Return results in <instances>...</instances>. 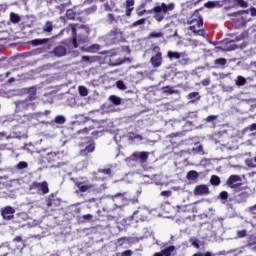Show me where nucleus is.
<instances>
[{
	"label": "nucleus",
	"instance_id": "obj_29",
	"mask_svg": "<svg viewBox=\"0 0 256 256\" xmlns=\"http://www.w3.org/2000/svg\"><path fill=\"white\" fill-rule=\"evenodd\" d=\"M234 81L237 87H243V85H246L247 83V79H245V77L243 76H237V78Z\"/></svg>",
	"mask_w": 256,
	"mask_h": 256
},
{
	"label": "nucleus",
	"instance_id": "obj_31",
	"mask_svg": "<svg viewBox=\"0 0 256 256\" xmlns=\"http://www.w3.org/2000/svg\"><path fill=\"white\" fill-rule=\"evenodd\" d=\"M249 198V193L247 192H242L237 196V201L239 203H243L244 201H247V199Z\"/></svg>",
	"mask_w": 256,
	"mask_h": 256
},
{
	"label": "nucleus",
	"instance_id": "obj_23",
	"mask_svg": "<svg viewBox=\"0 0 256 256\" xmlns=\"http://www.w3.org/2000/svg\"><path fill=\"white\" fill-rule=\"evenodd\" d=\"M65 121H67V119L65 118V116L63 115H58L55 117L54 121L52 122H46L48 124H53V123H56L57 125H64Z\"/></svg>",
	"mask_w": 256,
	"mask_h": 256
},
{
	"label": "nucleus",
	"instance_id": "obj_61",
	"mask_svg": "<svg viewBox=\"0 0 256 256\" xmlns=\"http://www.w3.org/2000/svg\"><path fill=\"white\" fill-rule=\"evenodd\" d=\"M250 14L252 17H256V8L255 7L250 8Z\"/></svg>",
	"mask_w": 256,
	"mask_h": 256
},
{
	"label": "nucleus",
	"instance_id": "obj_11",
	"mask_svg": "<svg viewBox=\"0 0 256 256\" xmlns=\"http://www.w3.org/2000/svg\"><path fill=\"white\" fill-rule=\"evenodd\" d=\"M243 180L241 179V176L239 175H231L227 181L226 185L230 187V189H237V187H241V182Z\"/></svg>",
	"mask_w": 256,
	"mask_h": 256
},
{
	"label": "nucleus",
	"instance_id": "obj_36",
	"mask_svg": "<svg viewBox=\"0 0 256 256\" xmlns=\"http://www.w3.org/2000/svg\"><path fill=\"white\" fill-rule=\"evenodd\" d=\"M10 21L11 23H19V21H21V17L19 16V14L12 12L10 13Z\"/></svg>",
	"mask_w": 256,
	"mask_h": 256
},
{
	"label": "nucleus",
	"instance_id": "obj_50",
	"mask_svg": "<svg viewBox=\"0 0 256 256\" xmlns=\"http://www.w3.org/2000/svg\"><path fill=\"white\" fill-rule=\"evenodd\" d=\"M247 245L248 247H251L253 249V247H255L254 245H256V237L255 236L250 237Z\"/></svg>",
	"mask_w": 256,
	"mask_h": 256
},
{
	"label": "nucleus",
	"instance_id": "obj_18",
	"mask_svg": "<svg viewBox=\"0 0 256 256\" xmlns=\"http://www.w3.org/2000/svg\"><path fill=\"white\" fill-rule=\"evenodd\" d=\"M126 17H131V13H133V9H135V0H126Z\"/></svg>",
	"mask_w": 256,
	"mask_h": 256
},
{
	"label": "nucleus",
	"instance_id": "obj_26",
	"mask_svg": "<svg viewBox=\"0 0 256 256\" xmlns=\"http://www.w3.org/2000/svg\"><path fill=\"white\" fill-rule=\"evenodd\" d=\"M187 99H189L191 103H195V101L201 99V95H199V92H192L188 94Z\"/></svg>",
	"mask_w": 256,
	"mask_h": 256
},
{
	"label": "nucleus",
	"instance_id": "obj_54",
	"mask_svg": "<svg viewBox=\"0 0 256 256\" xmlns=\"http://www.w3.org/2000/svg\"><path fill=\"white\" fill-rule=\"evenodd\" d=\"M217 116L216 115H210L206 118L207 123H213V121H216Z\"/></svg>",
	"mask_w": 256,
	"mask_h": 256
},
{
	"label": "nucleus",
	"instance_id": "obj_58",
	"mask_svg": "<svg viewBox=\"0 0 256 256\" xmlns=\"http://www.w3.org/2000/svg\"><path fill=\"white\" fill-rule=\"evenodd\" d=\"M162 197H171V191L166 190L161 192Z\"/></svg>",
	"mask_w": 256,
	"mask_h": 256
},
{
	"label": "nucleus",
	"instance_id": "obj_40",
	"mask_svg": "<svg viewBox=\"0 0 256 256\" xmlns=\"http://www.w3.org/2000/svg\"><path fill=\"white\" fill-rule=\"evenodd\" d=\"M233 2L239 5V7H242L243 9L249 7V3H247V1L245 0H233Z\"/></svg>",
	"mask_w": 256,
	"mask_h": 256
},
{
	"label": "nucleus",
	"instance_id": "obj_14",
	"mask_svg": "<svg viewBox=\"0 0 256 256\" xmlns=\"http://www.w3.org/2000/svg\"><path fill=\"white\" fill-rule=\"evenodd\" d=\"M209 186L205 185V184H201L195 187L194 189V195L197 196H203V195H209Z\"/></svg>",
	"mask_w": 256,
	"mask_h": 256
},
{
	"label": "nucleus",
	"instance_id": "obj_60",
	"mask_svg": "<svg viewBox=\"0 0 256 256\" xmlns=\"http://www.w3.org/2000/svg\"><path fill=\"white\" fill-rule=\"evenodd\" d=\"M249 211H250V213H252V215H256V204L253 205V206H251V207L249 208Z\"/></svg>",
	"mask_w": 256,
	"mask_h": 256
},
{
	"label": "nucleus",
	"instance_id": "obj_3",
	"mask_svg": "<svg viewBox=\"0 0 256 256\" xmlns=\"http://www.w3.org/2000/svg\"><path fill=\"white\" fill-rule=\"evenodd\" d=\"M190 25V31H192V33L203 35V30H201V27H203V18L201 17L199 11H195L193 13L190 19Z\"/></svg>",
	"mask_w": 256,
	"mask_h": 256
},
{
	"label": "nucleus",
	"instance_id": "obj_19",
	"mask_svg": "<svg viewBox=\"0 0 256 256\" xmlns=\"http://www.w3.org/2000/svg\"><path fill=\"white\" fill-rule=\"evenodd\" d=\"M53 53L56 57H65L67 55V49L64 46H56Z\"/></svg>",
	"mask_w": 256,
	"mask_h": 256
},
{
	"label": "nucleus",
	"instance_id": "obj_4",
	"mask_svg": "<svg viewBox=\"0 0 256 256\" xmlns=\"http://www.w3.org/2000/svg\"><path fill=\"white\" fill-rule=\"evenodd\" d=\"M72 35H73V39H72V45L75 49H77V47H79V45H83V43H87V39H89V36H87V32H80L77 35V30L72 27Z\"/></svg>",
	"mask_w": 256,
	"mask_h": 256
},
{
	"label": "nucleus",
	"instance_id": "obj_17",
	"mask_svg": "<svg viewBox=\"0 0 256 256\" xmlns=\"http://www.w3.org/2000/svg\"><path fill=\"white\" fill-rule=\"evenodd\" d=\"M127 62L131 63V58H124V59L118 58L115 61L110 60L108 65H110V67H117V66L123 65V63H127Z\"/></svg>",
	"mask_w": 256,
	"mask_h": 256
},
{
	"label": "nucleus",
	"instance_id": "obj_10",
	"mask_svg": "<svg viewBox=\"0 0 256 256\" xmlns=\"http://www.w3.org/2000/svg\"><path fill=\"white\" fill-rule=\"evenodd\" d=\"M0 213L4 221H11L15 217V208L11 206L2 207Z\"/></svg>",
	"mask_w": 256,
	"mask_h": 256
},
{
	"label": "nucleus",
	"instance_id": "obj_39",
	"mask_svg": "<svg viewBox=\"0 0 256 256\" xmlns=\"http://www.w3.org/2000/svg\"><path fill=\"white\" fill-rule=\"evenodd\" d=\"M78 91L81 97H87L89 95V90L85 86H79Z\"/></svg>",
	"mask_w": 256,
	"mask_h": 256
},
{
	"label": "nucleus",
	"instance_id": "obj_47",
	"mask_svg": "<svg viewBox=\"0 0 256 256\" xmlns=\"http://www.w3.org/2000/svg\"><path fill=\"white\" fill-rule=\"evenodd\" d=\"M245 163H246L247 167H250L251 169L256 168V164L253 159H246Z\"/></svg>",
	"mask_w": 256,
	"mask_h": 256
},
{
	"label": "nucleus",
	"instance_id": "obj_42",
	"mask_svg": "<svg viewBox=\"0 0 256 256\" xmlns=\"http://www.w3.org/2000/svg\"><path fill=\"white\" fill-rule=\"evenodd\" d=\"M161 37H163V32H151L149 34L150 39H159Z\"/></svg>",
	"mask_w": 256,
	"mask_h": 256
},
{
	"label": "nucleus",
	"instance_id": "obj_34",
	"mask_svg": "<svg viewBox=\"0 0 256 256\" xmlns=\"http://www.w3.org/2000/svg\"><path fill=\"white\" fill-rule=\"evenodd\" d=\"M147 19L145 18H141L135 22H133L131 25H130V29H133V27H139L140 25H145Z\"/></svg>",
	"mask_w": 256,
	"mask_h": 256
},
{
	"label": "nucleus",
	"instance_id": "obj_44",
	"mask_svg": "<svg viewBox=\"0 0 256 256\" xmlns=\"http://www.w3.org/2000/svg\"><path fill=\"white\" fill-rule=\"evenodd\" d=\"M29 167V164L25 161H21L17 164L16 168L19 169L20 171L23 169H27Z\"/></svg>",
	"mask_w": 256,
	"mask_h": 256
},
{
	"label": "nucleus",
	"instance_id": "obj_1",
	"mask_svg": "<svg viewBox=\"0 0 256 256\" xmlns=\"http://www.w3.org/2000/svg\"><path fill=\"white\" fill-rule=\"evenodd\" d=\"M175 9V3L171 2L169 4H165V2H162L161 5L155 6L151 10L148 11V13H155L154 19L161 23L163 19H165V15L169 13V11H173Z\"/></svg>",
	"mask_w": 256,
	"mask_h": 256
},
{
	"label": "nucleus",
	"instance_id": "obj_63",
	"mask_svg": "<svg viewBox=\"0 0 256 256\" xmlns=\"http://www.w3.org/2000/svg\"><path fill=\"white\" fill-rule=\"evenodd\" d=\"M103 7L106 11H111V6H109V3H105Z\"/></svg>",
	"mask_w": 256,
	"mask_h": 256
},
{
	"label": "nucleus",
	"instance_id": "obj_35",
	"mask_svg": "<svg viewBox=\"0 0 256 256\" xmlns=\"http://www.w3.org/2000/svg\"><path fill=\"white\" fill-rule=\"evenodd\" d=\"M217 6H219V1H208L204 4L207 9H215Z\"/></svg>",
	"mask_w": 256,
	"mask_h": 256
},
{
	"label": "nucleus",
	"instance_id": "obj_45",
	"mask_svg": "<svg viewBox=\"0 0 256 256\" xmlns=\"http://www.w3.org/2000/svg\"><path fill=\"white\" fill-rule=\"evenodd\" d=\"M101 49V46L99 44H93L88 48L89 53H95V51H99Z\"/></svg>",
	"mask_w": 256,
	"mask_h": 256
},
{
	"label": "nucleus",
	"instance_id": "obj_49",
	"mask_svg": "<svg viewBox=\"0 0 256 256\" xmlns=\"http://www.w3.org/2000/svg\"><path fill=\"white\" fill-rule=\"evenodd\" d=\"M193 153H197L198 155H203V146L199 145L192 149Z\"/></svg>",
	"mask_w": 256,
	"mask_h": 256
},
{
	"label": "nucleus",
	"instance_id": "obj_64",
	"mask_svg": "<svg viewBox=\"0 0 256 256\" xmlns=\"http://www.w3.org/2000/svg\"><path fill=\"white\" fill-rule=\"evenodd\" d=\"M249 129H250V131H256V123L251 124Z\"/></svg>",
	"mask_w": 256,
	"mask_h": 256
},
{
	"label": "nucleus",
	"instance_id": "obj_38",
	"mask_svg": "<svg viewBox=\"0 0 256 256\" xmlns=\"http://www.w3.org/2000/svg\"><path fill=\"white\" fill-rule=\"evenodd\" d=\"M109 101H111V103H113V105H121V98L115 95H111L109 97Z\"/></svg>",
	"mask_w": 256,
	"mask_h": 256
},
{
	"label": "nucleus",
	"instance_id": "obj_57",
	"mask_svg": "<svg viewBox=\"0 0 256 256\" xmlns=\"http://www.w3.org/2000/svg\"><path fill=\"white\" fill-rule=\"evenodd\" d=\"M108 21H109V24L112 25V23L115 22V16L113 14L109 13Z\"/></svg>",
	"mask_w": 256,
	"mask_h": 256
},
{
	"label": "nucleus",
	"instance_id": "obj_27",
	"mask_svg": "<svg viewBox=\"0 0 256 256\" xmlns=\"http://www.w3.org/2000/svg\"><path fill=\"white\" fill-rule=\"evenodd\" d=\"M199 178V173L195 170H191L187 173L186 175V179H188L189 181H195V179Z\"/></svg>",
	"mask_w": 256,
	"mask_h": 256
},
{
	"label": "nucleus",
	"instance_id": "obj_12",
	"mask_svg": "<svg viewBox=\"0 0 256 256\" xmlns=\"http://www.w3.org/2000/svg\"><path fill=\"white\" fill-rule=\"evenodd\" d=\"M32 100H18L15 102L17 109H35V104L31 102Z\"/></svg>",
	"mask_w": 256,
	"mask_h": 256
},
{
	"label": "nucleus",
	"instance_id": "obj_46",
	"mask_svg": "<svg viewBox=\"0 0 256 256\" xmlns=\"http://www.w3.org/2000/svg\"><path fill=\"white\" fill-rule=\"evenodd\" d=\"M215 65H219L220 67H223V65H227V59L218 58L215 60Z\"/></svg>",
	"mask_w": 256,
	"mask_h": 256
},
{
	"label": "nucleus",
	"instance_id": "obj_22",
	"mask_svg": "<svg viewBox=\"0 0 256 256\" xmlns=\"http://www.w3.org/2000/svg\"><path fill=\"white\" fill-rule=\"evenodd\" d=\"M49 39L44 38V39H34L32 41L29 42L30 45H32L33 47H38V45H45V43H48Z\"/></svg>",
	"mask_w": 256,
	"mask_h": 256
},
{
	"label": "nucleus",
	"instance_id": "obj_15",
	"mask_svg": "<svg viewBox=\"0 0 256 256\" xmlns=\"http://www.w3.org/2000/svg\"><path fill=\"white\" fill-rule=\"evenodd\" d=\"M163 256H175L177 255V248L175 246H168L160 251Z\"/></svg>",
	"mask_w": 256,
	"mask_h": 256
},
{
	"label": "nucleus",
	"instance_id": "obj_55",
	"mask_svg": "<svg viewBox=\"0 0 256 256\" xmlns=\"http://www.w3.org/2000/svg\"><path fill=\"white\" fill-rule=\"evenodd\" d=\"M201 84L203 85V87H208V85H211V79L206 78L202 80Z\"/></svg>",
	"mask_w": 256,
	"mask_h": 256
},
{
	"label": "nucleus",
	"instance_id": "obj_9",
	"mask_svg": "<svg viewBox=\"0 0 256 256\" xmlns=\"http://www.w3.org/2000/svg\"><path fill=\"white\" fill-rule=\"evenodd\" d=\"M30 189H35L40 195H47L49 193V184L47 182H33Z\"/></svg>",
	"mask_w": 256,
	"mask_h": 256
},
{
	"label": "nucleus",
	"instance_id": "obj_8",
	"mask_svg": "<svg viewBox=\"0 0 256 256\" xmlns=\"http://www.w3.org/2000/svg\"><path fill=\"white\" fill-rule=\"evenodd\" d=\"M151 211L147 209L146 207L138 208L133 215L132 219H136V221H147Z\"/></svg>",
	"mask_w": 256,
	"mask_h": 256
},
{
	"label": "nucleus",
	"instance_id": "obj_33",
	"mask_svg": "<svg viewBox=\"0 0 256 256\" xmlns=\"http://www.w3.org/2000/svg\"><path fill=\"white\" fill-rule=\"evenodd\" d=\"M43 31L44 33H51V31H53V22L48 21L45 23V25L43 26Z\"/></svg>",
	"mask_w": 256,
	"mask_h": 256
},
{
	"label": "nucleus",
	"instance_id": "obj_37",
	"mask_svg": "<svg viewBox=\"0 0 256 256\" xmlns=\"http://www.w3.org/2000/svg\"><path fill=\"white\" fill-rule=\"evenodd\" d=\"M180 65H188L189 63V57H187V54L182 52V57L178 59Z\"/></svg>",
	"mask_w": 256,
	"mask_h": 256
},
{
	"label": "nucleus",
	"instance_id": "obj_30",
	"mask_svg": "<svg viewBox=\"0 0 256 256\" xmlns=\"http://www.w3.org/2000/svg\"><path fill=\"white\" fill-rule=\"evenodd\" d=\"M211 185H214L215 187L221 185V178L217 175H212L210 178Z\"/></svg>",
	"mask_w": 256,
	"mask_h": 256
},
{
	"label": "nucleus",
	"instance_id": "obj_48",
	"mask_svg": "<svg viewBox=\"0 0 256 256\" xmlns=\"http://www.w3.org/2000/svg\"><path fill=\"white\" fill-rule=\"evenodd\" d=\"M218 197L219 199H222V201H227V199H229V193L227 191H222Z\"/></svg>",
	"mask_w": 256,
	"mask_h": 256
},
{
	"label": "nucleus",
	"instance_id": "obj_2",
	"mask_svg": "<svg viewBox=\"0 0 256 256\" xmlns=\"http://www.w3.org/2000/svg\"><path fill=\"white\" fill-rule=\"evenodd\" d=\"M110 199L113 201L115 207H125V205H129V203H139V199H128L127 193H117L115 195L110 196Z\"/></svg>",
	"mask_w": 256,
	"mask_h": 256
},
{
	"label": "nucleus",
	"instance_id": "obj_59",
	"mask_svg": "<svg viewBox=\"0 0 256 256\" xmlns=\"http://www.w3.org/2000/svg\"><path fill=\"white\" fill-rule=\"evenodd\" d=\"M131 255H133V252L131 250H125L121 254V256H131Z\"/></svg>",
	"mask_w": 256,
	"mask_h": 256
},
{
	"label": "nucleus",
	"instance_id": "obj_62",
	"mask_svg": "<svg viewBox=\"0 0 256 256\" xmlns=\"http://www.w3.org/2000/svg\"><path fill=\"white\" fill-rule=\"evenodd\" d=\"M177 209H178V211H183V212H185L186 209H187V206H186V205H184V206H177Z\"/></svg>",
	"mask_w": 256,
	"mask_h": 256
},
{
	"label": "nucleus",
	"instance_id": "obj_52",
	"mask_svg": "<svg viewBox=\"0 0 256 256\" xmlns=\"http://www.w3.org/2000/svg\"><path fill=\"white\" fill-rule=\"evenodd\" d=\"M190 242L193 245V247H196V249H199V240H197L195 238H191Z\"/></svg>",
	"mask_w": 256,
	"mask_h": 256
},
{
	"label": "nucleus",
	"instance_id": "obj_51",
	"mask_svg": "<svg viewBox=\"0 0 256 256\" xmlns=\"http://www.w3.org/2000/svg\"><path fill=\"white\" fill-rule=\"evenodd\" d=\"M162 89H163V93H169L170 95H173V93H175V91L173 90V87L171 86H165Z\"/></svg>",
	"mask_w": 256,
	"mask_h": 256
},
{
	"label": "nucleus",
	"instance_id": "obj_7",
	"mask_svg": "<svg viewBox=\"0 0 256 256\" xmlns=\"http://www.w3.org/2000/svg\"><path fill=\"white\" fill-rule=\"evenodd\" d=\"M74 184L80 191V193H87L90 189H93V184L89 183V180L83 178L74 179Z\"/></svg>",
	"mask_w": 256,
	"mask_h": 256
},
{
	"label": "nucleus",
	"instance_id": "obj_5",
	"mask_svg": "<svg viewBox=\"0 0 256 256\" xmlns=\"http://www.w3.org/2000/svg\"><path fill=\"white\" fill-rule=\"evenodd\" d=\"M153 52L156 54L151 57L150 63L152 67L157 69L163 65V54L161 53V48L159 46H155Z\"/></svg>",
	"mask_w": 256,
	"mask_h": 256
},
{
	"label": "nucleus",
	"instance_id": "obj_32",
	"mask_svg": "<svg viewBox=\"0 0 256 256\" xmlns=\"http://www.w3.org/2000/svg\"><path fill=\"white\" fill-rule=\"evenodd\" d=\"M28 93H29L28 95L29 101H34L35 95H37V89L35 87H31L29 88Z\"/></svg>",
	"mask_w": 256,
	"mask_h": 256
},
{
	"label": "nucleus",
	"instance_id": "obj_16",
	"mask_svg": "<svg viewBox=\"0 0 256 256\" xmlns=\"http://www.w3.org/2000/svg\"><path fill=\"white\" fill-rule=\"evenodd\" d=\"M61 200L55 198V195L51 194L47 199V207H59Z\"/></svg>",
	"mask_w": 256,
	"mask_h": 256
},
{
	"label": "nucleus",
	"instance_id": "obj_25",
	"mask_svg": "<svg viewBox=\"0 0 256 256\" xmlns=\"http://www.w3.org/2000/svg\"><path fill=\"white\" fill-rule=\"evenodd\" d=\"M66 17L67 19H79V13L75 12L73 9H68L66 11Z\"/></svg>",
	"mask_w": 256,
	"mask_h": 256
},
{
	"label": "nucleus",
	"instance_id": "obj_20",
	"mask_svg": "<svg viewBox=\"0 0 256 256\" xmlns=\"http://www.w3.org/2000/svg\"><path fill=\"white\" fill-rule=\"evenodd\" d=\"M137 241L135 237H123L118 239L119 245H129V243H137Z\"/></svg>",
	"mask_w": 256,
	"mask_h": 256
},
{
	"label": "nucleus",
	"instance_id": "obj_53",
	"mask_svg": "<svg viewBox=\"0 0 256 256\" xmlns=\"http://www.w3.org/2000/svg\"><path fill=\"white\" fill-rule=\"evenodd\" d=\"M95 11H97V7L94 5L92 7H89L87 10H85L82 13H95Z\"/></svg>",
	"mask_w": 256,
	"mask_h": 256
},
{
	"label": "nucleus",
	"instance_id": "obj_41",
	"mask_svg": "<svg viewBox=\"0 0 256 256\" xmlns=\"http://www.w3.org/2000/svg\"><path fill=\"white\" fill-rule=\"evenodd\" d=\"M247 237V230L246 229H243V230H238L237 231V237L236 239H243Z\"/></svg>",
	"mask_w": 256,
	"mask_h": 256
},
{
	"label": "nucleus",
	"instance_id": "obj_56",
	"mask_svg": "<svg viewBox=\"0 0 256 256\" xmlns=\"http://www.w3.org/2000/svg\"><path fill=\"white\" fill-rule=\"evenodd\" d=\"M99 172L103 173L104 175H111V168L100 169Z\"/></svg>",
	"mask_w": 256,
	"mask_h": 256
},
{
	"label": "nucleus",
	"instance_id": "obj_21",
	"mask_svg": "<svg viewBox=\"0 0 256 256\" xmlns=\"http://www.w3.org/2000/svg\"><path fill=\"white\" fill-rule=\"evenodd\" d=\"M167 57H168V59H170V61H173V59L179 60V59H181V57H183V53L168 51Z\"/></svg>",
	"mask_w": 256,
	"mask_h": 256
},
{
	"label": "nucleus",
	"instance_id": "obj_6",
	"mask_svg": "<svg viewBox=\"0 0 256 256\" xmlns=\"http://www.w3.org/2000/svg\"><path fill=\"white\" fill-rule=\"evenodd\" d=\"M245 39V33H241L236 36L234 39L225 43L223 50L224 51H235V49H239V46L235 43H239V41H243Z\"/></svg>",
	"mask_w": 256,
	"mask_h": 256
},
{
	"label": "nucleus",
	"instance_id": "obj_24",
	"mask_svg": "<svg viewBox=\"0 0 256 256\" xmlns=\"http://www.w3.org/2000/svg\"><path fill=\"white\" fill-rule=\"evenodd\" d=\"M95 151V143L91 142L85 147L84 150H81V155H87V153H93Z\"/></svg>",
	"mask_w": 256,
	"mask_h": 256
},
{
	"label": "nucleus",
	"instance_id": "obj_13",
	"mask_svg": "<svg viewBox=\"0 0 256 256\" xmlns=\"http://www.w3.org/2000/svg\"><path fill=\"white\" fill-rule=\"evenodd\" d=\"M132 158L138 163H146L147 159H149V152H134Z\"/></svg>",
	"mask_w": 256,
	"mask_h": 256
},
{
	"label": "nucleus",
	"instance_id": "obj_43",
	"mask_svg": "<svg viewBox=\"0 0 256 256\" xmlns=\"http://www.w3.org/2000/svg\"><path fill=\"white\" fill-rule=\"evenodd\" d=\"M116 87L118 89H120V91H125V89H127V86L125 85V82H123L122 80H118L116 82Z\"/></svg>",
	"mask_w": 256,
	"mask_h": 256
},
{
	"label": "nucleus",
	"instance_id": "obj_28",
	"mask_svg": "<svg viewBox=\"0 0 256 256\" xmlns=\"http://www.w3.org/2000/svg\"><path fill=\"white\" fill-rule=\"evenodd\" d=\"M50 114H51V111L46 110L44 112H38V113H34V114H29V115H27L25 117L28 118V121H31V119H35V117H39L41 115H50Z\"/></svg>",
	"mask_w": 256,
	"mask_h": 256
}]
</instances>
